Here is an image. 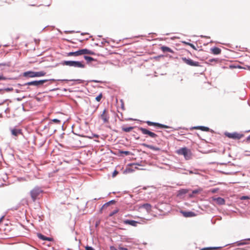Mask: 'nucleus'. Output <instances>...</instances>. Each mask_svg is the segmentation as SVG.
Segmentation results:
<instances>
[{
    "label": "nucleus",
    "mask_w": 250,
    "mask_h": 250,
    "mask_svg": "<svg viewBox=\"0 0 250 250\" xmlns=\"http://www.w3.org/2000/svg\"><path fill=\"white\" fill-rule=\"evenodd\" d=\"M160 48H161V50L164 52H170V53H173V51L168 47L165 46H162Z\"/></svg>",
    "instance_id": "a211bd4d"
},
{
    "label": "nucleus",
    "mask_w": 250,
    "mask_h": 250,
    "mask_svg": "<svg viewBox=\"0 0 250 250\" xmlns=\"http://www.w3.org/2000/svg\"><path fill=\"white\" fill-rule=\"evenodd\" d=\"M101 119L103 120L104 123H107L109 122V116L108 110L104 109L103 113L100 115Z\"/></svg>",
    "instance_id": "0eeeda50"
},
{
    "label": "nucleus",
    "mask_w": 250,
    "mask_h": 250,
    "mask_svg": "<svg viewBox=\"0 0 250 250\" xmlns=\"http://www.w3.org/2000/svg\"><path fill=\"white\" fill-rule=\"evenodd\" d=\"M218 62V60L217 59H211L208 60V62L207 63H211V62Z\"/></svg>",
    "instance_id": "cd10ccee"
},
{
    "label": "nucleus",
    "mask_w": 250,
    "mask_h": 250,
    "mask_svg": "<svg viewBox=\"0 0 250 250\" xmlns=\"http://www.w3.org/2000/svg\"><path fill=\"white\" fill-rule=\"evenodd\" d=\"M66 56H80V54H79V51H75V52H69V53H66Z\"/></svg>",
    "instance_id": "6ab92c4d"
},
{
    "label": "nucleus",
    "mask_w": 250,
    "mask_h": 250,
    "mask_svg": "<svg viewBox=\"0 0 250 250\" xmlns=\"http://www.w3.org/2000/svg\"><path fill=\"white\" fill-rule=\"evenodd\" d=\"M249 69L250 70V66L249 67Z\"/></svg>",
    "instance_id": "de8ad7c7"
},
{
    "label": "nucleus",
    "mask_w": 250,
    "mask_h": 250,
    "mask_svg": "<svg viewBox=\"0 0 250 250\" xmlns=\"http://www.w3.org/2000/svg\"><path fill=\"white\" fill-rule=\"evenodd\" d=\"M123 223L125 225H129L133 227H137V224L139 223L134 220H124Z\"/></svg>",
    "instance_id": "9d476101"
},
{
    "label": "nucleus",
    "mask_w": 250,
    "mask_h": 250,
    "mask_svg": "<svg viewBox=\"0 0 250 250\" xmlns=\"http://www.w3.org/2000/svg\"><path fill=\"white\" fill-rule=\"evenodd\" d=\"M188 192V190L187 189H181L178 191V196H181L185 194Z\"/></svg>",
    "instance_id": "4be33fe9"
},
{
    "label": "nucleus",
    "mask_w": 250,
    "mask_h": 250,
    "mask_svg": "<svg viewBox=\"0 0 250 250\" xmlns=\"http://www.w3.org/2000/svg\"><path fill=\"white\" fill-rule=\"evenodd\" d=\"M110 250H117L114 247L111 246L110 248Z\"/></svg>",
    "instance_id": "e433bc0d"
},
{
    "label": "nucleus",
    "mask_w": 250,
    "mask_h": 250,
    "mask_svg": "<svg viewBox=\"0 0 250 250\" xmlns=\"http://www.w3.org/2000/svg\"><path fill=\"white\" fill-rule=\"evenodd\" d=\"M246 141L248 143H250V135L247 138Z\"/></svg>",
    "instance_id": "c9c22d12"
},
{
    "label": "nucleus",
    "mask_w": 250,
    "mask_h": 250,
    "mask_svg": "<svg viewBox=\"0 0 250 250\" xmlns=\"http://www.w3.org/2000/svg\"><path fill=\"white\" fill-rule=\"evenodd\" d=\"M241 200H247L250 199V198L249 196H243L240 198Z\"/></svg>",
    "instance_id": "c756f323"
},
{
    "label": "nucleus",
    "mask_w": 250,
    "mask_h": 250,
    "mask_svg": "<svg viewBox=\"0 0 250 250\" xmlns=\"http://www.w3.org/2000/svg\"><path fill=\"white\" fill-rule=\"evenodd\" d=\"M52 122L55 123H56V124H59V123H60V121L58 119H54L53 120H52Z\"/></svg>",
    "instance_id": "2f4dec72"
},
{
    "label": "nucleus",
    "mask_w": 250,
    "mask_h": 250,
    "mask_svg": "<svg viewBox=\"0 0 250 250\" xmlns=\"http://www.w3.org/2000/svg\"><path fill=\"white\" fill-rule=\"evenodd\" d=\"M181 59L185 63L188 65L196 67L201 66L199 62L193 61L191 59H187L186 57H182Z\"/></svg>",
    "instance_id": "20e7f679"
},
{
    "label": "nucleus",
    "mask_w": 250,
    "mask_h": 250,
    "mask_svg": "<svg viewBox=\"0 0 250 250\" xmlns=\"http://www.w3.org/2000/svg\"><path fill=\"white\" fill-rule=\"evenodd\" d=\"M142 146H145V147H146L147 148H149L150 149L153 150H156V151L160 150V148L159 147L154 146H152V145H147L146 144H143Z\"/></svg>",
    "instance_id": "4468645a"
},
{
    "label": "nucleus",
    "mask_w": 250,
    "mask_h": 250,
    "mask_svg": "<svg viewBox=\"0 0 250 250\" xmlns=\"http://www.w3.org/2000/svg\"><path fill=\"white\" fill-rule=\"evenodd\" d=\"M133 127H132V126H130V127H124V126H123L122 127V130L125 132H129L130 131H131L133 129Z\"/></svg>",
    "instance_id": "b1692460"
},
{
    "label": "nucleus",
    "mask_w": 250,
    "mask_h": 250,
    "mask_svg": "<svg viewBox=\"0 0 250 250\" xmlns=\"http://www.w3.org/2000/svg\"><path fill=\"white\" fill-rule=\"evenodd\" d=\"M38 236L39 238H40L42 240H48V241H51L52 240L51 238H49V237H47L45 236H44L42 234H38Z\"/></svg>",
    "instance_id": "412c9836"
},
{
    "label": "nucleus",
    "mask_w": 250,
    "mask_h": 250,
    "mask_svg": "<svg viewBox=\"0 0 250 250\" xmlns=\"http://www.w3.org/2000/svg\"><path fill=\"white\" fill-rule=\"evenodd\" d=\"M13 1H14V0H5V2L9 4H12Z\"/></svg>",
    "instance_id": "7c9ffc66"
},
{
    "label": "nucleus",
    "mask_w": 250,
    "mask_h": 250,
    "mask_svg": "<svg viewBox=\"0 0 250 250\" xmlns=\"http://www.w3.org/2000/svg\"><path fill=\"white\" fill-rule=\"evenodd\" d=\"M146 123L150 126H154L159 128H167L169 127L166 125H162L157 123H154L150 121H146Z\"/></svg>",
    "instance_id": "1a4fd4ad"
},
{
    "label": "nucleus",
    "mask_w": 250,
    "mask_h": 250,
    "mask_svg": "<svg viewBox=\"0 0 250 250\" xmlns=\"http://www.w3.org/2000/svg\"><path fill=\"white\" fill-rule=\"evenodd\" d=\"M139 130L142 132L143 134L148 135L149 137L155 138L158 136L156 134L143 127H140Z\"/></svg>",
    "instance_id": "6e6552de"
},
{
    "label": "nucleus",
    "mask_w": 250,
    "mask_h": 250,
    "mask_svg": "<svg viewBox=\"0 0 250 250\" xmlns=\"http://www.w3.org/2000/svg\"><path fill=\"white\" fill-rule=\"evenodd\" d=\"M181 213H182L183 215L185 217H191L195 216L196 215V214L192 211H181Z\"/></svg>",
    "instance_id": "ddd939ff"
},
{
    "label": "nucleus",
    "mask_w": 250,
    "mask_h": 250,
    "mask_svg": "<svg viewBox=\"0 0 250 250\" xmlns=\"http://www.w3.org/2000/svg\"><path fill=\"white\" fill-rule=\"evenodd\" d=\"M177 153L179 155H184L186 159L188 160L191 158V153L190 151L187 147H183L177 151Z\"/></svg>",
    "instance_id": "7ed1b4c3"
},
{
    "label": "nucleus",
    "mask_w": 250,
    "mask_h": 250,
    "mask_svg": "<svg viewBox=\"0 0 250 250\" xmlns=\"http://www.w3.org/2000/svg\"><path fill=\"white\" fill-rule=\"evenodd\" d=\"M215 191H216V190H215V189H214V190H213L212 191V192L213 193L215 192Z\"/></svg>",
    "instance_id": "c03bdc74"
},
{
    "label": "nucleus",
    "mask_w": 250,
    "mask_h": 250,
    "mask_svg": "<svg viewBox=\"0 0 250 250\" xmlns=\"http://www.w3.org/2000/svg\"><path fill=\"white\" fill-rule=\"evenodd\" d=\"M120 250H127V249L126 248H121L120 249Z\"/></svg>",
    "instance_id": "79ce46f5"
},
{
    "label": "nucleus",
    "mask_w": 250,
    "mask_h": 250,
    "mask_svg": "<svg viewBox=\"0 0 250 250\" xmlns=\"http://www.w3.org/2000/svg\"><path fill=\"white\" fill-rule=\"evenodd\" d=\"M102 94H100L97 97H96V100L98 102H100L102 98Z\"/></svg>",
    "instance_id": "c85d7f7f"
},
{
    "label": "nucleus",
    "mask_w": 250,
    "mask_h": 250,
    "mask_svg": "<svg viewBox=\"0 0 250 250\" xmlns=\"http://www.w3.org/2000/svg\"><path fill=\"white\" fill-rule=\"evenodd\" d=\"M79 51L80 56L82 55H84V54H89V55H94L95 54V53L93 51L89 50L88 49H83L79 50Z\"/></svg>",
    "instance_id": "f8f14e48"
},
{
    "label": "nucleus",
    "mask_w": 250,
    "mask_h": 250,
    "mask_svg": "<svg viewBox=\"0 0 250 250\" xmlns=\"http://www.w3.org/2000/svg\"><path fill=\"white\" fill-rule=\"evenodd\" d=\"M123 153H124V154H125L126 155H127L129 154V151H124V152H123Z\"/></svg>",
    "instance_id": "4c0bfd02"
},
{
    "label": "nucleus",
    "mask_w": 250,
    "mask_h": 250,
    "mask_svg": "<svg viewBox=\"0 0 250 250\" xmlns=\"http://www.w3.org/2000/svg\"><path fill=\"white\" fill-rule=\"evenodd\" d=\"M212 200L219 205H222L225 204V200L221 197H213Z\"/></svg>",
    "instance_id": "9b49d317"
},
{
    "label": "nucleus",
    "mask_w": 250,
    "mask_h": 250,
    "mask_svg": "<svg viewBox=\"0 0 250 250\" xmlns=\"http://www.w3.org/2000/svg\"><path fill=\"white\" fill-rule=\"evenodd\" d=\"M118 173V172L117 170H115L113 173V175H112L113 177L116 176Z\"/></svg>",
    "instance_id": "f704fd0d"
},
{
    "label": "nucleus",
    "mask_w": 250,
    "mask_h": 250,
    "mask_svg": "<svg viewBox=\"0 0 250 250\" xmlns=\"http://www.w3.org/2000/svg\"><path fill=\"white\" fill-rule=\"evenodd\" d=\"M46 75V72L42 71L39 72L27 71L23 73L24 77L29 78L39 77L44 76Z\"/></svg>",
    "instance_id": "f03ea898"
},
{
    "label": "nucleus",
    "mask_w": 250,
    "mask_h": 250,
    "mask_svg": "<svg viewBox=\"0 0 250 250\" xmlns=\"http://www.w3.org/2000/svg\"><path fill=\"white\" fill-rule=\"evenodd\" d=\"M85 250H95L92 247L90 246L85 247Z\"/></svg>",
    "instance_id": "473e14b6"
},
{
    "label": "nucleus",
    "mask_w": 250,
    "mask_h": 250,
    "mask_svg": "<svg viewBox=\"0 0 250 250\" xmlns=\"http://www.w3.org/2000/svg\"><path fill=\"white\" fill-rule=\"evenodd\" d=\"M62 64L63 65H68L70 66H73V61H64Z\"/></svg>",
    "instance_id": "393cba45"
},
{
    "label": "nucleus",
    "mask_w": 250,
    "mask_h": 250,
    "mask_svg": "<svg viewBox=\"0 0 250 250\" xmlns=\"http://www.w3.org/2000/svg\"><path fill=\"white\" fill-rule=\"evenodd\" d=\"M194 128L199 129L202 131H208L209 130V128L208 127H206V126H203L194 127Z\"/></svg>",
    "instance_id": "5701e85b"
},
{
    "label": "nucleus",
    "mask_w": 250,
    "mask_h": 250,
    "mask_svg": "<svg viewBox=\"0 0 250 250\" xmlns=\"http://www.w3.org/2000/svg\"><path fill=\"white\" fill-rule=\"evenodd\" d=\"M43 192L42 190L40 187H36L33 188L30 192L31 197L33 202L39 198V196Z\"/></svg>",
    "instance_id": "f257e3e1"
},
{
    "label": "nucleus",
    "mask_w": 250,
    "mask_h": 250,
    "mask_svg": "<svg viewBox=\"0 0 250 250\" xmlns=\"http://www.w3.org/2000/svg\"><path fill=\"white\" fill-rule=\"evenodd\" d=\"M92 82H95V83H99V82L96 80H93Z\"/></svg>",
    "instance_id": "37998d69"
},
{
    "label": "nucleus",
    "mask_w": 250,
    "mask_h": 250,
    "mask_svg": "<svg viewBox=\"0 0 250 250\" xmlns=\"http://www.w3.org/2000/svg\"><path fill=\"white\" fill-rule=\"evenodd\" d=\"M51 80V81H55V80H54V79H52V80Z\"/></svg>",
    "instance_id": "a18cd8bd"
},
{
    "label": "nucleus",
    "mask_w": 250,
    "mask_h": 250,
    "mask_svg": "<svg viewBox=\"0 0 250 250\" xmlns=\"http://www.w3.org/2000/svg\"><path fill=\"white\" fill-rule=\"evenodd\" d=\"M192 193H193V194H196V193H198V190H193V191H192Z\"/></svg>",
    "instance_id": "ea45409f"
},
{
    "label": "nucleus",
    "mask_w": 250,
    "mask_h": 250,
    "mask_svg": "<svg viewBox=\"0 0 250 250\" xmlns=\"http://www.w3.org/2000/svg\"><path fill=\"white\" fill-rule=\"evenodd\" d=\"M11 133L12 135L17 136L19 134H21V130L20 129H13L11 130Z\"/></svg>",
    "instance_id": "aec40b11"
},
{
    "label": "nucleus",
    "mask_w": 250,
    "mask_h": 250,
    "mask_svg": "<svg viewBox=\"0 0 250 250\" xmlns=\"http://www.w3.org/2000/svg\"><path fill=\"white\" fill-rule=\"evenodd\" d=\"M114 202V201H111V202Z\"/></svg>",
    "instance_id": "49530a36"
},
{
    "label": "nucleus",
    "mask_w": 250,
    "mask_h": 250,
    "mask_svg": "<svg viewBox=\"0 0 250 250\" xmlns=\"http://www.w3.org/2000/svg\"><path fill=\"white\" fill-rule=\"evenodd\" d=\"M118 212V209H116L114 210V211H112L111 212H110V214H109V216L111 217L113 215H114L115 214L117 213Z\"/></svg>",
    "instance_id": "bb28decb"
},
{
    "label": "nucleus",
    "mask_w": 250,
    "mask_h": 250,
    "mask_svg": "<svg viewBox=\"0 0 250 250\" xmlns=\"http://www.w3.org/2000/svg\"><path fill=\"white\" fill-rule=\"evenodd\" d=\"M5 80V78L2 76H0V80Z\"/></svg>",
    "instance_id": "58836bf2"
},
{
    "label": "nucleus",
    "mask_w": 250,
    "mask_h": 250,
    "mask_svg": "<svg viewBox=\"0 0 250 250\" xmlns=\"http://www.w3.org/2000/svg\"><path fill=\"white\" fill-rule=\"evenodd\" d=\"M211 52L215 55L219 54L221 52V50L219 48L216 47L211 48Z\"/></svg>",
    "instance_id": "f3484780"
},
{
    "label": "nucleus",
    "mask_w": 250,
    "mask_h": 250,
    "mask_svg": "<svg viewBox=\"0 0 250 250\" xmlns=\"http://www.w3.org/2000/svg\"><path fill=\"white\" fill-rule=\"evenodd\" d=\"M151 205L149 204H144L140 206V208H145L147 211H150L151 209Z\"/></svg>",
    "instance_id": "dca6fc26"
},
{
    "label": "nucleus",
    "mask_w": 250,
    "mask_h": 250,
    "mask_svg": "<svg viewBox=\"0 0 250 250\" xmlns=\"http://www.w3.org/2000/svg\"><path fill=\"white\" fill-rule=\"evenodd\" d=\"M247 240H250V238H249V239H248Z\"/></svg>",
    "instance_id": "09e8293b"
},
{
    "label": "nucleus",
    "mask_w": 250,
    "mask_h": 250,
    "mask_svg": "<svg viewBox=\"0 0 250 250\" xmlns=\"http://www.w3.org/2000/svg\"><path fill=\"white\" fill-rule=\"evenodd\" d=\"M84 58L85 60H86L87 62H89L93 61L94 60V59L93 58H92L91 57H89V56H85L84 57Z\"/></svg>",
    "instance_id": "a878e982"
},
{
    "label": "nucleus",
    "mask_w": 250,
    "mask_h": 250,
    "mask_svg": "<svg viewBox=\"0 0 250 250\" xmlns=\"http://www.w3.org/2000/svg\"><path fill=\"white\" fill-rule=\"evenodd\" d=\"M73 66L75 67L84 68V65L80 62L73 61Z\"/></svg>",
    "instance_id": "2eb2a0df"
},
{
    "label": "nucleus",
    "mask_w": 250,
    "mask_h": 250,
    "mask_svg": "<svg viewBox=\"0 0 250 250\" xmlns=\"http://www.w3.org/2000/svg\"><path fill=\"white\" fill-rule=\"evenodd\" d=\"M225 134L228 138L233 139H235V140L240 139L241 138H242L243 137V134H239L237 132H233V133L226 132Z\"/></svg>",
    "instance_id": "39448f33"
},
{
    "label": "nucleus",
    "mask_w": 250,
    "mask_h": 250,
    "mask_svg": "<svg viewBox=\"0 0 250 250\" xmlns=\"http://www.w3.org/2000/svg\"><path fill=\"white\" fill-rule=\"evenodd\" d=\"M48 81V80H43L40 81H34L30 82H28L24 84V85H34L38 86L42 85L44 83Z\"/></svg>",
    "instance_id": "423d86ee"
},
{
    "label": "nucleus",
    "mask_w": 250,
    "mask_h": 250,
    "mask_svg": "<svg viewBox=\"0 0 250 250\" xmlns=\"http://www.w3.org/2000/svg\"><path fill=\"white\" fill-rule=\"evenodd\" d=\"M246 244L245 242H240L239 245H245Z\"/></svg>",
    "instance_id": "a19ab883"
},
{
    "label": "nucleus",
    "mask_w": 250,
    "mask_h": 250,
    "mask_svg": "<svg viewBox=\"0 0 250 250\" xmlns=\"http://www.w3.org/2000/svg\"><path fill=\"white\" fill-rule=\"evenodd\" d=\"M188 45H189L191 47H192L194 50H196V48L195 46L193 44L190 43H188Z\"/></svg>",
    "instance_id": "72a5a7b5"
}]
</instances>
